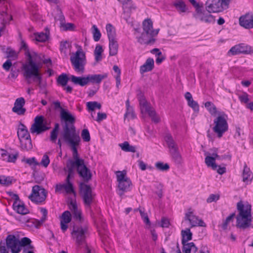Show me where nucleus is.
<instances>
[{
    "label": "nucleus",
    "instance_id": "obj_1",
    "mask_svg": "<svg viewBox=\"0 0 253 253\" xmlns=\"http://www.w3.org/2000/svg\"><path fill=\"white\" fill-rule=\"evenodd\" d=\"M237 209L239 214L237 216V226L239 228L245 229L251 225L252 214L251 205L249 204L244 205L242 201L237 204Z\"/></svg>",
    "mask_w": 253,
    "mask_h": 253
},
{
    "label": "nucleus",
    "instance_id": "obj_2",
    "mask_svg": "<svg viewBox=\"0 0 253 253\" xmlns=\"http://www.w3.org/2000/svg\"><path fill=\"white\" fill-rule=\"evenodd\" d=\"M62 138L64 142L71 149L74 160H82L79 158L77 150V147L80 144L81 138L79 134L75 132V129L72 127L69 129L68 126H66Z\"/></svg>",
    "mask_w": 253,
    "mask_h": 253
},
{
    "label": "nucleus",
    "instance_id": "obj_3",
    "mask_svg": "<svg viewBox=\"0 0 253 253\" xmlns=\"http://www.w3.org/2000/svg\"><path fill=\"white\" fill-rule=\"evenodd\" d=\"M142 25L144 33L138 38V42L141 44H153L156 41V39L154 38V37L158 35L159 29H153V22L149 18L144 20Z\"/></svg>",
    "mask_w": 253,
    "mask_h": 253
},
{
    "label": "nucleus",
    "instance_id": "obj_4",
    "mask_svg": "<svg viewBox=\"0 0 253 253\" xmlns=\"http://www.w3.org/2000/svg\"><path fill=\"white\" fill-rule=\"evenodd\" d=\"M71 234L78 247L86 246V239L89 234L88 228L86 225L73 226Z\"/></svg>",
    "mask_w": 253,
    "mask_h": 253
},
{
    "label": "nucleus",
    "instance_id": "obj_5",
    "mask_svg": "<svg viewBox=\"0 0 253 253\" xmlns=\"http://www.w3.org/2000/svg\"><path fill=\"white\" fill-rule=\"evenodd\" d=\"M23 71V75L26 80L32 79L33 81L37 82L38 85L40 86L42 76L40 73V67L37 63H30L29 66H26L25 68L21 69Z\"/></svg>",
    "mask_w": 253,
    "mask_h": 253
},
{
    "label": "nucleus",
    "instance_id": "obj_6",
    "mask_svg": "<svg viewBox=\"0 0 253 253\" xmlns=\"http://www.w3.org/2000/svg\"><path fill=\"white\" fill-rule=\"evenodd\" d=\"M218 114L219 115L213 121L214 126L212 130L217 134L218 138H221L228 130V125L227 121V115L223 112Z\"/></svg>",
    "mask_w": 253,
    "mask_h": 253
},
{
    "label": "nucleus",
    "instance_id": "obj_7",
    "mask_svg": "<svg viewBox=\"0 0 253 253\" xmlns=\"http://www.w3.org/2000/svg\"><path fill=\"white\" fill-rule=\"evenodd\" d=\"M70 61L74 70L77 73L80 74L84 73L86 58L85 53L81 48L78 49L73 56L70 57Z\"/></svg>",
    "mask_w": 253,
    "mask_h": 253
},
{
    "label": "nucleus",
    "instance_id": "obj_8",
    "mask_svg": "<svg viewBox=\"0 0 253 253\" xmlns=\"http://www.w3.org/2000/svg\"><path fill=\"white\" fill-rule=\"evenodd\" d=\"M50 120L45 119L42 116H37L34 119V123L31 126L30 131L32 133L41 134L50 128Z\"/></svg>",
    "mask_w": 253,
    "mask_h": 253
},
{
    "label": "nucleus",
    "instance_id": "obj_9",
    "mask_svg": "<svg viewBox=\"0 0 253 253\" xmlns=\"http://www.w3.org/2000/svg\"><path fill=\"white\" fill-rule=\"evenodd\" d=\"M137 96L139 102V105L142 113H148L153 122L156 123H158L160 121V119L157 116L155 111L153 109L146 100L143 93L141 90H139Z\"/></svg>",
    "mask_w": 253,
    "mask_h": 253
},
{
    "label": "nucleus",
    "instance_id": "obj_10",
    "mask_svg": "<svg viewBox=\"0 0 253 253\" xmlns=\"http://www.w3.org/2000/svg\"><path fill=\"white\" fill-rule=\"evenodd\" d=\"M230 0H207L206 8L209 13H217L228 8Z\"/></svg>",
    "mask_w": 253,
    "mask_h": 253
},
{
    "label": "nucleus",
    "instance_id": "obj_11",
    "mask_svg": "<svg viewBox=\"0 0 253 253\" xmlns=\"http://www.w3.org/2000/svg\"><path fill=\"white\" fill-rule=\"evenodd\" d=\"M47 197V192L42 186L36 185L32 187V193L29 196V199L36 204L44 202Z\"/></svg>",
    "mask_w": 253,
    "mask_h": 253
},
{
    "label": "nucleus",
    "instance_id": "obj_12",
    "mask_svg": "<svg viewBox=\"0 0 253 253\" xmlns=\"http://www.w3.org/2000/svg\"><path fill=\"white\" fill-rule=\"evenodd\" d=\"M117 181L119 183L118 188L120 190L119 194L122 196L124 192L130 190V186L131 185L130 180L126 176V172L125 171H118L116 172Z\"/></svg>",
    "mask_w": 253,
    "mask_h": 253
},
{
    "label": "nucleus",
    "instance_id": "obj_13",
    "mask_svg": "<svg viewBox=\"0 0 253 253\" xmlns=\"http://www.w3.org/2000/svg\"><path fill=\"white\" fill-rule=\"evenodd\" d=\"M80 192L84 205L89 207L93 202L94 194L92 192L91 186L82 182L80 184Z\"/></svg>",
    "mask_w": 253,
    "mask_h": 253
},
{
    "label": "nucleus",
    "instance_id": "obj_14",
    "mask_svg": "<svg viewBox=\"0 0 253 253\" xmlns=\"http://www.w3.org/2000/svg\"><path fill=\"white\" fill-rule=\"evenodd\" d=\"M60 118L61 120L64 121L65 122V125L63 126V131L62 132V138H63V134L66 126H68L69 129L72 127L74 128L75 132H77L76 127L74 126V123L76 121L75 118L69 112L64 109H62L60 111Z\"/></svg>",
    "mask_w": 253,
    "mask_h": 253
},
{
    "label": "nucleus",
    "instance_id": "obj_15",
    "mask_svg": "<svg viewBox=\"0 0 253 253\" xmlns=\"http://www.w3.org/2000/svg\"><path fill=\"white\" fill-rule=\"evenodd\" d=\"M184 220L188 221L190 224L191 227H196L197 226L201 227H206V224L201 219L195 215L191 209H188V212L185 213L184 216Z\"/></svg>",
    "mask_w": 253,
    "mask_h": 253
},
{
    "label": "nucleus",
    "instance_id": "obj_16",
    "mask_svg": "<svg viewBox=\"0 0 253 253\" xmlns=\"http://www.w3.org/2000/svg\"><path fill=\"white\" fill-rule=\"evenodd\" d=\"M252 51V47L242 43L232 47L228 52V55H235L241 53L249 54Z\"/></svg>",
    "mask_w": 253,
    "mask_h": 253
},
{
    "label": "nucleus",
    "instance_id": "obj_17",
    "mask_svg": "<svg viewBox=\"0 0 253 253\" xmlns=\"http://www.w3.org/2000/svg\"><path fill=\"white\" fill-rule=\"evenodd\" d=\"M210 13L206 12L205 10H202V8L200 9L197 8V11L194 14V17L196 19L207 23H214L215 19L214 16Z\"/></svg>",
    "mask_w": 253,
    "mask_h": 253
},
{
    "label": "nucleus",
    "instance_id": "obj_18",
    "mask_svg": "<svg viewBox=\"0 0 253 253\" xmlns=\"http://www.w3.org/2000/svg\"><path fill=\"white\" fill-rule=\"evenodd\" d=\"M83 160H76V161H73L71 159H69L66 163V167L64 168V170H66L67 169L68 175L69 177H73L74 174V169L77 168V170L79 167L82 166L83 164Z\"/></svg>",
    "mask_w": 253,
    "mask_h": 253
},
{
    "label": "nucleus",
    "instance_id": "obj_19",
    "mask_svg": "<svg viewBox=\"0 0 253 253\" xmlns=\"http://www.w3.org/2000/svg\"><path fill=\"white\" fill-rule=\"evenodd\" d=\"M240 25L246 28H253V14L246 13L239 18Z\"/></svg>",
    "mask_w": 253,
    "mask_h": 253
},
{
    "label": "nucleus",
    "instance_id": "obj_20",
    "mask_svg": "<svg viewBox=\"0 0 253 253\" xmlns=\"http://www.w3.org/2000/svg\"><path fill=\"white\" fill-rule=\"evenodd\" d=\"M25 103V100L23 97L16 99L12 109V111L19 115H24L26 112V109L23 108Z\"/></svg>",
    "mask_w": 253,
    "mask_h": 253
},
{
    "label": "nucleus",
    "instance_id": "obj_21",
    "mask_svg": "<svg viewBox=\"0 0 253 253\" xmlns=\"http://www.w3.org/2000/svg\"><path fill=\"white\" fill-rule=\"evenodd\" d=\"M77 171L79 175L82 177L85 181H88L92 176L90 170L84 165V162L83 160V164L78 169Z\"/></svg>",
    "mask_w": 253,
    "mask_h": 253
},
{
    "label": "nucleus",
    "instance_id": "obj_22",
    "mask_svg": "<svg viewBox=\"0 0 253 253\" xmlns=\"http://www.w3.org/2000/svg\"><path fill=\"white\" fill-rule=\"evenodd\" d=\"M71 214L68 211H65L61 216L60 225L62 231L64 232L68 227L67 223L71 221Z\"/></svg>",
    "mask_w": 253,
    "mask_h": 253
},
{
    "label": "nucleus",
    "instance_id": "obj_23",
    "mask_svg": "<svg viewBox=\"0 0 253 253\" xmlns=\"http://www.w3.org/2000/svg\"><path fill=\"white\" fill-rule=\"evenodd\" d=\"M21 48L23 49L25 51V55L28 57L27 62L23 64L21 69L25 68L26 66H29L30 62H32V63H36L33 59L32 56L29 51L28 45L24 41L21 42Z\"/></svg>",
    "mask_w": 253,
    "mask_h": 253
},
{
    "label": "nucleus",
    "instance_id": "obj_24",
    "mask_svg": "<svg viewBox=\"0 0 253 253\" xmlns=\"http://www.w3.org/2000/svg\"><path fill=\"white\" fill-rule=\"evenodd\" d=\"M17 133L19 141L30 136L26 126L21 122L19 123Z\"/></svg>",
    "mask_w": 253,
    "mask_h": 253
},
{
    "label": "nucleus",
    "instance_id": "obj_25",
    "mask_svg": "<svg viewBox=\"0 0 253 253\" xmlns=\"http://www.w3.org/2000/svg\"><path fill=\"white\" fill-rule=\"evenodd\" d=\"M108 76L107 74L89 75L86 77L87 84L89 83L100 84L102 80L106 78Z\"/></svg>",
    "mask_w": 253,
    "mask_h": 253
},
{
    "label": "nucleus",
    "instance_id": "obj_26",
    "mask_svg": "<svg viewBox=\"0 0 253 253\" xmlns=\"http://www.w3.org/2000/svg\"><path fill=\"white\" fill-rule=\"evenodd\" d=\"M2 52L6 54L5 58L10 60H16L18 59V52L8 46L6 49L4 47L2 48Z\"/></svg>",
    "mask_w": 253,
    "mask_h": 253
},
{
    "label": "nucleus",
    "instance_id": "obj_27",
    "mask_svg": "<svg viewBox=\"0 0 253 253\" xmlns=\"http://www.w3.org/2000/svg\"><path fill=\"white\" fill-rule=\"evenodd\" d=\"M154 67V60L151 58L147 59L145 63L140 66V73L141 74L145 72H150L153 70Z\"/></svg>",
    "mask_w": 253,
    "mask_h": 253
},
{
    "label": "nucleus",
    "instance_id": "obj_28",
    "mask_svg": "<svg viewBox=\"0 0 253 253\" xmlns=\"http://www.w3.org/2000/svg\"><path fill=\"white\" fill-rule=\"evenodd\" d=\"M192 233L191 232L190 228H186L185 230L181 231V243L183 247L186 246L187 244L189 243H187V242L192 240Z\"/></svg>",
    "mask_w": 253,
    "mask_h": 253
},
{
    "label": "nucleus",
    "instance_id": "obj_29",
    "mask_svg": "<svg viewBox=\"0 0 253 253\" xmlns=\"http://www.w3.org/2000/svg\"><path fill=\"white\" fill-rule=\"evenodd\" d=\"M70 79L71 81L75 85L84 86L87 84L86 78L85 77H76L74 75H71Z\"/></svg>",
    "mask_w": 253,
    "mask_h": 253
},
{
    "label": "nucleus",
    "instance_id": "obj_30",
    "mask_svg": "<svg viewBox=\"0 0 253 253\" xmlns=\"http://www.w3.org/2000/svg\"><path fill=\"white\" fill-rule=\"evenodd\" d=\"M173 5L179 13H185L188 10L186 5L182 0H176Z\"/></svg>",
    "mask_w": 253,
    "mask_h": 253
},
{
    "label": "nucleus",
    "instance_id": "obj_31",
    "mask_svg": "<svg viewBox=\"0 0 253 253\" xmlns=\"http://www.w3.org/2000/svg\"><path fill=\"white\" fill-rule=\"evenodd\" d=\"M31 240L28 237H23L20 240H19V247L20 249V251L22 250V247H25L24 249H27V250H33L34 247L31 245Z\"/></svg>",
    "mask_w": 253,
    "mask_h": 253
},
{
    "label": "nucleus",
    "instance_id": "obj_32",
    "mask_svg": "<svg viewBox=\"0 0 253 253\" xmlns=\"http://www.w3.org/2000/svg\"><path fill=\"white\" fill-rule=\"evenodd\" d=\"M13 208L19 214L25 215L29 212V210L25 207L24 204H18L16 201H14L13 203Z\"/></svg>",
    "mask_w": 253,
    "mask_h": 253
},
{
    "label": "nucleus",
    "instance_id": "obj_33",
    "mask_svg": "<svg viewBox=\"0 0 253 253\" xmlns=\"http://www.w3.org/2000/svg\"><path fill=\"white\" fill-rule=\"evenodd\" d=\"M109 41V55L115 56L117 54L118 50V43L116 39L110 40Z\"/></svg>",
    "mask_w": 253,
    "mask_h": 253
},
{
    "label": "nucleus",
    "instance_id": "obj_34",
    "mask_svg": "<svg viewBox=\"0 0 253 253\" xmlns=\"http://www.w3.org/2000/svg\"><path fill=\"white\" fill-rule=\"evenodd\" d=\"M242 176L243 181L247 183L251 181L253 178L252 172L251 171L250 168L247 167L246 164H245L244 165Z\"/></svg>",
    "mask_w": 253,
    "mask_h": 253
},
{
    "label": "nucleus",
    "instance_id": "obj_35",
    "mask_svg": "<svg viewBox=\"0 0 253 253\" xmlns=\"http://www.w3.org/2000/svg\"><path fill=\"white\" fill-rule=\"evenodd\" d=\"M20 146L22 150L29 151L33 148L31 136L20 141Z\"/></svg>",
    "mask_w": 253,
    "mask_h": 253
},
{
    "label": "nucleus",
    "instance_id": "obj_36",
    "mask_svg": "<svg viewBox=\"0 0 253 253\" xmlns=\"http://www.w3.org/2000/svg\"><path fill=\"white\" fill-rule=\"evenodd\" d=\"M169 152L174 160V162L177 164H180L182 162V158L178 152V148H175L174 149H170Z\"/></svg>",
    "mask_w": 253,
    "mask_h": 253
},
{
    "label": "nucleus",
    "instance_id": "obj_37",
    "mask_svg": "<svg viewBox=\"0 0 253 253\" xmlns=\"http://www.w3.org/2000/svg\"><path fill=\"white\" fill-rule=\"evenodd\" d=\"M49 31L47 28H46V32H41L35 34V38L36 41L40 42H44L46 41L49 38Z\"/></svg>",
    "mask_w": 253,
    "mask_h": 253
},
{
    "label": "nucleus",
    "instance_id": "obj_38",
    "mask_svg": "<svg viewBox=\"0 0 253 253\" xmlns=\"http://www.w3.org/2000/svg\"><path fill=\"white\" fill-rule=\"evenodd\" d=\"M106 29L109 40L116 39V34L115 27L111 24H107Z\"/></svg>",
    "mask_w": 253,
    "mask_h": 253
},
{
    "label": "nucleus",
    "instance_id": "obj_39",
    "mask_svg": "<svg viewBox=\"0 0 253 253\" xmlns=\"http://www.w3.org/2000/svg\"><path fill=\"white\" fill-rule=\"evenodd\" d=\"M72 177L67 176L66 179V183L64 184V189L67 194L73 193L75 194V191L74 189L72 183L70 181V178Z\"/></svg>",
    "mask_w": 253,
    "mask_h": 253
},
{
    "label": "nucleus",
    "instance_id": "obj_40",
    "mask_svg": "<svg viewBox=\"0 0 253 253\" xmlns=\"http://www.w3.org/2000/svg\"><path fill=\"white\" fill-rule=\"evenodd\" d=\"M165 140L168 146V147L169 148V150L177 147L172 135L170 133H168L166 134L165 136Z\"/></svg>",
    "mask_w": 253,
    "mask_h": 253
},
{
    "label": "nucleus",
    "instance_id": "obj_41",
    "mask_svg": "<svg viewBox=\"0 0 253 253\" xmlns=\"http://www.w3.org/2000/svg\"><path fill=\"white\" fill-rule=\"evenodd\" d=\"M70 80L67 74L63 73L59 75L57 78V83L58 85L62 86H65L68 81Z\"/></svg>",
    "mask_w": 253,
    "mask_h": 253
},
{
    "label": "nucleus",
    "instance_id": "obj_42",
    "mask_svg": "<svg viewBox=\"0 0 253 253\" xmlns=\"http://www.w3.org/2000/svg\"><path fill=\"white\" fill-rule=\"evenodd\" d=\"M119 146L125 152H135L136 151L135 146L130 145L127 141L119 144Z\"/></svg>",
    "mask_w": 253,
    "mask_h": 253
},
{
    "label": "nucleus",
    "instance_id": "obj_43",
    "mask_svg": "<svg viewBox=\"0 0 253 253\" xmlns=\"http://www.w3.org/2000/svg\"><path fill=\"white\" fill-rule=\"evenodd\" d=\"M197 251L198 248L193 242L189 243L186 246L182 247L183 253H191V251L195 253Z\"/></svg>",
    "mask_w": 253,
    "mask_h": 253
},
{
    "label": "nucleus",
    "instance_id": "obj_44",
    "mask_svg": "<svg viewBox=\"0 0 253 253\" xmlns=\"http://www.w3.org/2000/svg\"><path fill=\"white\" fill-rule=\"evenodd\" d=\"M205 163L208 167H211L213 170H215L218 167L215 163V158L213 157L207 156L205 158Z\"/></svg>",
    "mask_w": 253,
    "mask_h": 253
},
{
    "label": "nucleus",
    "instance_id": "obj_45",
    "mask_svg": "<svg viewBox=\"0 0 253 253\" xmlns=\"http://www.w3.org/2000/svg\"><path fill=\"white\" fill-rule=\"evenodd\" d=\"M59 129V125L58 123L55 124L54 128L50 132V140L53 142L55 143L57 137L58 131Z\"/></svg>",
    "mask_w": 253,
    "mask_h": 253
},
{
    "label": "nucleus",
    "instance_id": "obj_46",
    "mask_svg": "<svg viewBox=\"0 0 253 253\" xmlns=\"http://www.w3.org/2000/svg\"><path fill=\"white\" fill-rule=\"evenodd\" d=\"M205 106L212 116H215L217 114L216 107L211 102H206L205 103Z\"/></svg>",
    "mask_w": 253,
    "mask_h": 253
},
{
    "label": "nucleus",
    "instance_id": "obj_47",
    "mask_svg": "<svg viewBox=\"0 0 253 253\" xmlns=\"http://www.w3.org/2000/svg\"><path fill=\"white\" fill-rule=\"evenodd\" d=\"M102 47L100 45H97L94 50L95 58L96 61H99L102 59L101 54L103 52Z\"/></svg>",
    "mask_w": 253,
    "mask_h": 253
},
{
    "label": "nucleus",
    "instance_id": "obj_48",
    "mask_svg": "<svg viewBox=\"0 0 253 253\" xmlns=\"http://www.w3.org/2000/svg\"><path fill=\"white\" fill-rule=\"evenodd\" d=\"M86 106L88 110L93 111L95 108L100 109L101 105L100 103L96 101L88 102L86 103Z\"/></svg>",
    "mask_w": 253,
    "mask_h": 253
},
{
    "label": "nucleus",
    "instance_id": "obj_49",
    "mask_svg": "<svg viewBox=\"0 0 253 253\" xmlns=\"http://www.w3.org/2000/svg\"><path fill=\"white\" fill-rule=\"evenodd\" d=\"M113 70L117 73V76L115 77L116 80V86L119 88V86L121 84V70L117 65H114L113 66Z\"/></svg>",
    "mask_w": 253,
    "mask_h": 253
},
{
    "label": "nucleus",
    "instance_id": "obj_50",
    "mask_svg": "<svg viewBox=\"0 0 253 253\" xmlns=\"http://www.w3.org/2000/svg\"><path fill=\"white\" fill-rule=\"evenodd\" d=\"M155 167L157 169L161 171H167L169 169V166L168 164H164L161 162L156 163Z\"/></svg>",
    "mask_w": 253,
    "mask_h": 253
},
{
    "label": "nucleus",
    "instance_id": "obj_51",
    "mask_svg": "<svg viewBox=\"0 0 253 253\" xmlns=\"http://www.w3.org/2000/svg\"><path fill=\"white\" fill-rule=\"evenodd\" d=\"M92 28L93 29V39H94V41L98 42L101 38V34L99 30L97 28V27L95 25H93Z\"/></svg>",
    "mask_w": 253,
    "mask_h": 253
},
{
    "label": "nucleus",
    "instance_id": "obj_52",
    "mask_svg": "<svg viewBox=\"0 0 253 253\" xmlns=\"http://www.w3.org/2000/svg\"><path fill=\"white\" fill-rule=\"evenodd\" d=\"M235 216V213H232L228 216L226 219L223 221L221 225V227L223 230H225L227 228L228 223L233 219V217Z\"/></svg>",
    "mask_w": 253,
    "mask_h": 253
},
{
    "label": "nucleus",
    "instance_id": "obj_53",
    "mask_svg": "<svg viewBox=\"0 0 253 253\" xmlns=\"http://www.w3.org/2000/svg\"><path fill=\"white\" fill-rule=\"evenodd\" d=\"M81 136L85 142H88L90 140V136L89 131L87 129H84L81 132Z\"/></svg>",
    "mask_w": 253,
    "mask_h": 253
},
{
    "label": "nucleus",
    "instance_id": "obj_54",
    "mask_svg": "<svg viewBox=\"0 0 253 253\" xmlns=\"http://www.w3.org/2000/svg\"><path fill=\"white\" fill-rule=\"evenodd\" d=\"M0 184L5 186H9L12 184V179L9 176H2Z\"/></svg>",
    "mask_w": 253,
    "mask_h": 253
},
{
    "label": "nucleus",
    "instance_id": "obj_55",
    "mask_svg": "<svg viewBox=\"0 0 253 253\" xmlns=\"http://www.w3.org/2000/svg\"><path fill=\"white\" fill-rule=\"evenodd\" d=\"M188 105L192 108L195 111L198 112L199 110V106L198 103L195 101L193 99L188 102Z\"/></svg>",
    "mask_w": 253,
    "mask_h": 253
},
{
    "label": "nucleus",
    "instance_id": "obj_56",
    "mask_svg": "<svg viewBox=\"0 0 253 253\" xmlns=\"http://www.w3.org/2000/svg\"><path fill=\"white\" fill-rule=\"evenodd\" d=\"M50 160L48 156L46 154H44L40 164L45 168H46L49 165Z\"/></svg>",
    "mask_w": 253,
    "mask_h": 253
},
{
    "label": "nucleus",
    "instance_id": "obj_57",
    "mask_svg": "<svg viewBox=\"0 0 253 253\" xmlns=\"http://www.w3.org/2000/svg\"><path fill=\"white\" fill-rule=\"evenodd\" d=\"M22 161L26 162V163L28 164L30 166L33 165L34 166H36L39 165V163L37 162L35 157L27 159H23Z\"/></svg>",
    "mask_w": 253,
    "mask_h": 253
},
{
    "label": "nucleus",
    "instance_id": "obj_58",
    "mask_svg": "<svg viewBox=\"0 0 253 253\" xmlns=\"http://www.w3.org/2000/svg\"><path fill=\"white\" fill-rule=\"evenodd\" d=\"M73 217L77 220H79L80 221H82V212L81 211L78 209L73 211H72Z\"/></svg>",
    "mask_w": 253,
    "mask_h": 253
},
{
    "label": "nucleus",
    "instance_id": "obj_59",
    "mask_svg": "<svg viewBox=\"0 0 253 253\" xmlns=\"http://www.w3.org/2000/svg\"><path fill=\"white\" fill-rule=\"evenodd\" d=\"M239 99L242 103H247L249 101V95L247 93L239 95Z\"/></svg>",
    "mask_w": 253,
    "mask_h": 253
},
{
    "label": "nucleus",
    "instance_id": "obj_60",
    "mask_svg": "<svg viewBox=\"0 0 253 253\" xmlns=\"http://www.w3.org/2000/svg\"><path fill=\"white\" fill-rule=\"evenodd\" d=\"M63 28L64 31L67 30H73L74 28V25L71 23H63V25L61 26Z\"/></svg>",
    "mask_w": 253,
    "mask_h": 253
},
{
    "label": "nucleus",
    "instance_id": "obj_61",
    "mask_svg": "<svg viewBox=\"0 0 253 253\" xmlns=\"http://www.w3.org/2000/svg\"><path fill=\"white\" fill-rule=\"evenodd\" d=\"M219 198L218 195L211 194L207 199V203H211L217 201Z\"/></svg>",
    "mask_w": 253,
    "mask_h": 253
},
{
    "label": "nucleus",
    "instance_id": "obj_62",
    "mask_svg": "<svg viewBox=\"0 0 253 253\" xmlns=\"http://www.w3.org/2000/svg\"><path fill=\"white\" fill-rule=\"evenodd\" d=\"M124 117L125 118L129 117L131 119H133L136 117V116L133 110V109L131 108L130 109H129V110H126Z\"/></svg>",
    "mask_w": 253,
    "mask_h": 253
},
{
    "label": "nucleus",
    "instance_id": "obj_63",
    "mask_svg": "<svg viewBox=\"0 0 253 253\" xmlns=\"http://www.w3.org/2000/svg\"><path fill=\"white\" fill-rule=\"evenodd\" d=\"M19 74V70L17 69H13L12 68L10 71V73L8 76V78L16 79Z\"/></svg>",
    "mask_w": 253,
    "mask_h": 253
},
{
    "label": "nucleus",
    "instance_id": "obj_64",
    "mask_svg": "<svg viewBox=\"0 0 253 253\" xmlns=\"http://www.w3.org/2000/svg\"><path fill=\"white\" fill-rule=\"evenodd\" d=\"M12 66L11 60H7L2 65V68L6 71H9L11 67Z\"/></svg>",
    "mask_w": 253,
    "mask_h": 253
}]
</instances>
